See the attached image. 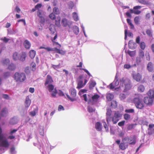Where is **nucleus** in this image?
<instances>
[{"label": "nucleus", "mask_w": 154, "mask_h": 154, "mask_svg": "<svg viewBox=\"0 0 154 154\" xmlns=\"http://www.w3.org/2000/svg\"><path fill=\"white\" fill-rule=\"evenodd\" d=\"M23 45L25 48L27 49H30L31 46V44L30 42L27 40H26L24 41Z\"/></svg>", "instance_id": "19"}, {"label": "nucleus", "mask_w": 154, "mask_h": 154, "mask_svg": "<svg viewBox=\"0 0 154 154\" xmlns=\"http://www.w3.org/2000/svg\"><path fill=\"white\" fill-rule=\"evenodd\" d=\"M146 32L147 35L150 37H152V32L151 30L147 29L146 30Z\"/></svg>", "instance_id": "46"}, {"label": "nucleus", "mask_w": 154, "mask_h": 154, "mask_svg": "<svg viewBox=\"0 0 154 154\" xmlns=\"http://www.w3.org/2000/svg\"><path fill=\"white\" fill-rule=\"evenodd\" d=\"M119 98L121 100H124L126 98V95L124 94H120Z\"/></svg>", "instance_id": "52"}, {"label": "nucleus", "mask_w": 154, "mask_h": 154, "mask_svg": "<svg viewBox=\"0 0 154 154\" xmlns=\"http://www.w3.org/2000/svg\"><path fill=\"white\" fill-rule=\"evenodd\" d=\"M150 17V15L149 13H148L146 14L145 16V18L147 20L149 19Z\"/></svg>", "instance_id": "64"}, {"label": "nucleus", "mask_w": 154, "mask_h": 154, "mask_svg": "<svg viewBox=\"0 0 154 154\" xmlns=\"http://www.w3.org/2000/svg\"><path fill=\"white\" fill-rule=\"evenodd\" d=\"M134 22L136 25H138L140 24V18L138 16L135 17L134 18Z\"/></svg>", "instance_id": "37"}, {"label": "nucleus", "mask_w": 154, "mask_h": 154, "mask_svg": "<svg viewBox=\"0 0 154 154\" xmlns=\"http://www.w3.org/2000/svg\"><path fill=\"white\" fill-rule=\"evenodd\" d=\"M73 32L76 35H77L79 32V28L76 26H74L73 27Z\"/></svg>", "instance_id": "33"}, {"label": "nucleus", "mask_w": 154, "mask_h": 154, "mask_svg": "<svg viewBox=\"0 0 154 154\" xmlns=\"http://www.w3.org/2000/svg\"><path fill=\"white\" fill-rule=\"evenodd\" d=\"M128 53L131 57H133L135 56L136 54L135 51H128Z\"/></svg>", "instance_id": "39"}, {"label": "nucleus", "mask_w": 154, "mask_h": 154, "mask_svg": "<svg viewBox=\"0 0 154 154\" xmlns=\"http://www.w3.org/2000/svg\"><path fill=\"white\" fill-rule=\"evenodd\" d=\"M125 122V121H122L121 122H119L118 123V125L119 126H122L124 125Z\"/></svg>", "instance_id": "56"}, {"label": "nucleus", "mask_w": 154, "mask_h": 154, "mask_svg": "<svg viewBox=\"0 0 154 154\" xmlns=\"http://www.w3.org/2000/svg\"><path fill=\"white\" fill-rule=\"evenodd\" d=\"M8 113V109L6 108H3L1 111L0 116L2 117L5 116Z\"/></svg>", "instance_id": "18"}, {"label": "nucleus", "mask_w": 154, "mask_h": 154, "mask_svg": "<svg viewBox=\"0 0 154 154\" xmlns=\"http://www.w3.org/2000/svg\"><path fill=\"white\" fill-rule=\"evenodd\" d=\"M54 82L52 77L50 75H48L45 83V86H47L49 92H52L54 89V86L51 84Z\"/></svg>", "instance_id": "2"}, {"label": "nucleus", "mask_w": 154, "mask_h": 154, "mask_svg": "<svg viewBox=\"0 0 154 154\" xmlns=\"http://www.w3.org/2000/svg\"><path fill=\"white\" fill-rule=\"evenodd\" d=\"M96 85L95 82L93 81H91L90 82V84L89 85V88L90 89H92Z\"/></svg>", "instance_id": "35"}, {"label": "nucleus", "mask_w": 154, "mask_h": 154, "mask_svg": "<svg viewBox=\"0 0 154 154\" xmlns=\"http://www.w3.org/2000/svg\"><path fill=\"white\" fill-rule=\"evenodd\" d=\"M124 118L126 120H128L130 119L131 116L128 113H125L124 115Z\"/></svg>", "instance_id": "41"}, {"label": "nucleus", "mask_w": 154, "mask_h": 154, "mask_svg": "<svg viewBox=\"0 0 154 154\" xmlns=\"http://www.w3.org/2000/svg\"><path fill=\"white\" fill-rule=\"evenodd\" d=\"M106 99L108 101H111L114 98V95L113 94L108 93L107 94Z\"/></svg>", "instance_id": "26"}, {"label": "nucleus", "mask_w": 154, "mask_h": 154, "mask_svg": "<svg viewBox=\"0 0 154 154\" xmlns=\"http://www.w3.org/2000/svg\"><path fill=\"white\" fill-rule=\"evenodd\" d=\"M125 142H122L120 143V140H117L116 141V142L117 144L119 145V148L122 150H125L128 147V143Z\"/></svg>", "instance_id": "11"}, {"label": "nucleus", "mask_w": 154, "mask_h": 154, "mask_svg": "<svg viewBox=\"0 0 154 154\" xmlns=\"http://www.w3.org/2000/svg\"><path fill=\"white\" fill-rule=\"evenodd\" d=\"M141 8V6H136L134 7V12H137V14H139L141 13V11L138 10V9H140Z\"/></svg>", "instance_id": "23"}, {"label": "nucleus", "mask_w": 154, "mask_h": 154, "mask_svg": "<svg viewBox=\"0 0 154 154\" xmlns=\"http://www.w3.org/2000/svg\"><path fill=\"white\" fill-rule=\"evenodd\" d=\"M122 142L126 141V143H129L130 145H134L136 142V137L135 135H133L131 137H126L122 139Z\"/></svg>", "instance_id": "5"}, {"label": "nucleus", "mask_w": 154, "mask_h": 154, "mask_svg": "<svg viewBox=\"0 0 154 154\" xmlns=\"http://www.w3.org/2000/svg\"><path fill=\"white\" fill-rule=\"evenodd\" d=\"M61 18L60 16H58L57 18V19L55 20V24L58 27L60 26V21Z\"/></svg>", "instance_id": "25"}, {"label": "nucleus", "mask_w": 154, "mask_h": 154, "mask_svg": "<svg viewBox=\"0 0 154 154\" xmlns=\"http://www.w3.org/2000/svg\"><path fill=\"white\" fill-rule=\"evenodd\" d=\"M53 12L56 15H58L60 14V11L57 7H54L53 9Z\"/></svg>", "instance_id": "28"}, {"label": "nucleus", "mask_w": 154, "mask_h": 154, "mask_svg": "<svg viewBox=\"0 0 154 154\" xmlns=\"http://www.w3.org/2000/svg\"><path fill=\"white\" fill-rule=\"evenodd\" d=\"M3 135L0 134V146L5 148L8 147L9 146V144L8 140L7 139L3 140Z\"/></svg>", "instance_id": "9"}, {"label": "nucleus", "mask_w": 154, "mask_h": 154, "mask_svg": "<svg viewBox=\"0 0 154 154\" xmlns=\"http://www.w3.org/2000/svg\"><path fill=\"white\" fill-rule=\"evenodd\" d=\"M26 57V53L25 52H22L20 58V60L22 61H24L25 60Z\"/></svg>", "instance_id": "24"}, {"label": "nucleus", "mask_w": 154, "mask_h": 154, "mask_svg": "<svg viewBox=\"0 0 154 154\" xmlns=\"http://www.w3.org/2000/svg\"><path fill=\"white\" fill-rule=\"evenodd\" d=\"M139 57L141 58H143L144 56V53L143 51L142 50H140L139 52Z\"/></svg>", "instance_id": "48"}, {"label": "nucleus", "mask_w": 154, "mask_h": 154, "mask_svg": "<svg viewBox=\"0 0 154 154\" xmlns=\"http://www.w3.org/2000/svg\"><path fill=\"white\" fill-rule=\"evenodd\" d=\"M133 79L137 82L140 81L141 79L142 76L140 73H137L136 74H134L133 75Z\"/></svg>", "instance_id": "15"}, {"label": "nucleus", "mask_w": 154, "mask_h": 154, "mask_svg": "<svg viewBox=\"0 0 154 154\" xmlns=\"http://www.w3.org/2000/svg\"><path fill=\"white\" fill-rule=\"evenodd\" d=\"M147 69L149 72H152L153 70V67L152 63L151 62H149L147 66Z\"/></svg>", "instance_id": "20"}, {"label": "nucleus", "mask_w": 154, "mask_h": 154, "mask_svg": "<svg viewBox=\"0 0 154 154\" xmlns=\"http://www.w3.org/2000/svg\"><path fill=\"white\" fill-rule=\"evenodd\" d=\"M133 102L137 109H141L144 107L143 100L139 97L134 98L133 100Z\"/></svg>", "instance_id": "3"}, {"label": "nucleus", "mask_w": 154, "mask_h": 154, "mask_svg": "<svg viewBox=\"0 0 154 154\" xmlns=\"http://www.w3.org/2000/svg\"><path fill=\"white\" fill-rule=\"evenodd\" d=\"M109 86L110 89H113L116 87L113 83H111Z\"/></svg>", "instance_id": "61"}, {"label": "nucleus", "mask_w": 154, "mask_h": 154, "mask_svg": "<svg viewBox=\"0 0 154 154\" xmlns=\"http://www.w3.org/2000/svg\"><path fill=\"white\" fill-rule=\"evenodd\" d=\"M31 103V101L29 98H26L25 102V106L26 107H28Z\"/></svg>", "instance_id": "29"}, {"label": "nucleus", "mask_w": 154, "mask_h": 154, "mask_svg": "<svg viewBox=\"0 0 154 154\" xmlns=\"http://www.w3.org/2000/svg\"><path fill=\"white\" fill-rule=\"evenodd\" d=\"M88 111L89 112H94L95 111L94 109H93L92 107H88Z\"/></svg>", "instance_id": "53"}, {"label": "nucleus", "mask_w": 154, "mask_h": 154, "mask_svg": "<svg viewBox=\"0 0 154 154\" xmlns=\"http://www.w3.org/2000/svg\"><path fill=\"white\" fill-rule=\"evenodd\" d=\"M57 93V91L56 88L54 89V91H53L51 94V96L52 97H56V95Z\"/></svg>", "instance_id": "45"}, {"label": "nucleus", "mask_w": 154, "mask_h": 154, "mask_svg": "<svg viewBox=\"0 0 154 154\" xmlns=\"http://www.w3.org/2000/svg\"><path fill=\"white\" fill-rule=\"evenodd\" d=\"M49 30L51 32V35H54L56 32L55 26L53 24H51L49 27Z\"/></svg>", "instance_id": "17"}, {"label": "nucleus", "mask_w": 154, "mask_h": 154, "mask_svg": "<svg viewBox=\"0 0 154 154\" xmlns=\"http://www.w3.org/2000/svg\"><path fill=\"white\" fill-rule=\"evenodd\" d=\"M49 17L52 20H55L56 18L55 14L53 13L50 14L49 16Z\"/></svg>", "instance_id": "38"}, {"label": "nucleus", "mask_w": 154, "mask_h": 154, "mask_svg": "<svg viewBox=\"0 0 154 154\" xmlns=\"http://www.w3.org/2000/svg\"><path fill=\"white\" fill-rule=\"evenodd\" d=\"M82 69V70H84L85 72H86L88 75L89 76H90L91 75L90 73H89V72L88 71V70H87V69Z\"/></svg>", "instance_id": "60"}, {"label": "nucleus", "mask_w": 154, "mask_h": 154, "mask_svg": "<svg viewBox=\"0 0 154 154\" xmlns=\"http://www.w3.org/2000/svg\"><path fill=\"white\" fill-rule=\"evenodd\" d=\"M100 97V96L97 94H95L92 97L93 100H97Z\"/></svg>", "instance_id": "49"}, {"label": "nucleus", "mask_w": 154, "mask_h": 154, "mask_svg": "<svg viewBox=\"0 0 154 154\" xmlns=\"http://www.w3.org/2000/svg\"><path fill=\"white\" fill-rule=\"evenodd\" d=\"M95 128L98 131H100L102 130V125L99 122H97L95 124Z\"/></svg>", "instance_id": "21"}, {"label": "nucleus", "mask_w": 154, "mask_h": 154, "mask_svg": "<svg viewBox=\"0 0 154 154\" xmlns=\"http://www.w3.org/2000/svg\"><path fill=\"white\" fill-rule=\"evenodd\" d=\"M72 17L75 21H77L79 20L78 16L76 12H74L72 13Z\"/></svg>", "instance_id": "36"}, {"label": "nucleus", "mask_w": 154, "mask_h": 154, "mask_svg": "<svg viewBox=\"0 0 154 154\" xmlns=\"http://www.w3.org/2000/svg\"><path fill=\"white\" fill-rule=\"evenodd\" d=\"M153 127H154V124L149 125L148 130V133L149 135H151L154 133V129L152 128Z\"/></svg>", "instance_id": "16"}, {"label": "nucleus", "mask_w": 154, "mask_h": 154, "mask_svg": "<svg viewBox=\"0 0 154 154\" xmlns=\"http://www.w3.org/2000/svg\"><path fill=\"white\" fill-rule=\"evenodd\" d=\"M111 107L113 108H115L117 106V103L116 101L113 100L111 102Z\"/></svg>", "instance_id": "34"}, {"label": "nucleus", "mask_w": 154, "mask_h": 154, "mask_svg": "<svg viewBox=\"0 0 154 154\" xmlns=\"http://www.w3.org/2000/svg\"><path fill=\"white\" fill-rule=\"evenodd\" d=\"M36 54V51L33 50H31L29 52V57L31 59H33L34 58Z\"/></svg>", "instance_id": "22"}, {"label": "nucleus", "mask_w": 154, "mask_h": 154, "mask_svg": "<svg viewBox=\"0 0 154 154\" xmlns=\"http://www.w3.org/2000/svg\"><path fill=\"white\" fill-rule=\"evenodd\" d=\"M37 15L40 19V22L42 23H44L45 22V15L44 11L42 10H38L37 11Z\"/></svg>", "instance_id": "10"}, {"label": "nucleus", "mask_w": 154, "mask_h": 154, "mask_svg": "<svg viewBox=\"0 0 154 154\" xmlns=\"http://www.w3.org/2000/svg\"><path fill=\"white\" fill-rule=\"evenodd\" d=\"M36 65L34 62H32L30 64V66L32 68V70L33 71H35L36 69Z\"/></svg>", "instance_id": "42"}, {"label": "nucleus", "mask_w": 154, "mask_h": 154, "mask_svg": "<svg viewBox=\"0 0 154 154\" xmlns=\"http://www.w3.org/2000/svg\"><path fill=\"white\" fill-rule=\"evenodd\" d=\"M13 59L14 60H17L19 59V55L18 53L16 52H14L13 56Z\"/></svg>", "instance_id": "32"}, {"label": "nucleus", "mask_w": 154, "mask_h": 154, "mask_svg": "<svg viewBox=\"0 0 154 154\" xmlns=\"http://www.w3.org/2000/svg\"><path fill=\"white\" fill-rule=\"evenodd\" d=\"M137 1L139 3L144 5H148L149 4L148 2L146 0H138Z\"/></svg>", "instance_id": "40"}, {"label": "nucleus", "mask_w": 154, "mask_h": 154, "mask_svg": "<svg viewBox=\"0 0 154 154\" xmlns=\"http://www.w3.org/2000/svg\"><path fill=\"white\" fill-rule=\"evenodd\" d=\"M103 122V125L104 127V128H105L106 131H109V129H108V126H107V125L106 124V122L105 121Z\"/></svg>", "instance_id": "50"}, {"label": "nucleus", "mask_w": 154, "mask_h": 154, "mask_svg": "<svg viewBox=\"0 0 154 154\" xmlns=\"http://www.w3.org/2000/svg\"><path fill=\"white\" fill-rule=\"evenodd\" d=\"M62 110H64V108L63 106L61 105H60L58 107V110L59 111H60Z\"/></svg>", "instance_id": "62"}, {"label": "nucleus", "mask_w": 154, "mask_h": 154, "mask_svg": "<svg viewBox=\"0 0 154 154\" xmlns=\"http://www.w3.org/2000/svg\"><path fill=\"white\" fill-rule=\"evenodd\" d=\"M134 111V110L133 109H127L125 110V112L126 113H133Z\"/></svg>", "instance_id": "51"}, {"label": "nucleus", "mask_w": 154, "mask_h": 154, "mask_svg": "<svg viewBox=\"0 0 154 154\" xmlns=\"http://www.w3.org/2000/svg\"><path fill=\"white\" fill-rule=\"evenodd\" d=\"M8 68L10 70H13L15 69V66L13 64L11 63L8 66Z\"/></svg>", "instance_id": "47"}, {"label": "nucleus", "mask_w": 154, "mask_h": 154, "mask_svg": "<svg viewBox=\"0 0 154 154\" xmlns=\"http://www.w3.org/2000/svg\"><path fill=\"white\" fill-rule=\"evenodd\" d=\"M83 78V76L82 75H80L79 76L77 80L78 82L77 84V88L78 89H79L83 87L88 82V80L86 79H85L84 83H83V82L82 79Z\"/></svg>", "instance_id": "7"}, {"label": "nucleus", "mask_w": 154, "mask_h": 154, "mask_svg": "<svg viewBox=\"0 0 154 154\" xmlns=\"http://www.w3.org/2000/svg\"><path fill=\"white\" fill-rule=\"evenodd\" d=\"M143 101L144 103L148 106L152 105L153 104V99L150 97H145Z\"/></svg>", "instance_id": "12"}, {"label": "nucleus", "mask_w": 154, "mask_h": 154, "mask_svg": "<svg viewBox=\"0 0 154 154\" xmlns=\"http://www.w3.org/2000/svg\"><path fill=\"white\" fill-rule=\"evenodd\" d=\"M112 83L116 86L119 85V81L118 80V77L117 75H116L115 79Z\"/></svg>", "instance_id": "31"}, {"label": "nucleus", "mask_w": 154, "mask_h": 154, "mask_svg": "<svg viewBox=\"0 0 154 154\" xmlns=\"http://www.w3.org/2000/svg\"><path fill=\"white\" fill-rule=\"evenodd\" d=\"M38 107L36 106L35 109L34 110L31 111L30 112L29 115L32 116H34L35 115L36 113L38 112Z\"/></svg>", "instance_id": "27"}, {"label": "nucleus", "mask_w": 154, "mask_h": 154, "mask_svg": "<svg viewBox=\"0 0 154 154\" xmlns=\"http://www.w3.org/2000/svg\"><path fill=\"white\" fill-rule=\"evenodd\" d=\"M137 90L139 92H143L145 90V87L143 85H141L138 86Z\"/></svg>", "instance_id": "30"}, {"label": "nucleus", "mask_w": 154, "mask_h": 154, "mask_svg": "<svg viewBox=\"0 0 154 154\" xmlns=\"http://www.w3.org/2000/svg\"><path fill=\"white\" fill-rule=\"evenodd\" d=\"M143 58H141L140 57H137L136 60L137 63L138 64L140 63L142 59Z\"/></svg>", "instance_id": "55"}, {"label": "nucleus", "mask_w": 154, "mask_h": 154, "mask_svg": "<svg viewBox=\"0 0 154 154\" xmlns=\"http://www.w3.org/2000/svg\"><path fill=\"white\" fill-rule=\"evenodd\" d=\"M45 49L46 50L48 51H54V50L53 48H52L49 47H45Z\"/></svg>", "instance_id": "57"}, {"label": "nucleus", "mask_w": 154, "mask_h": 154, "mask_svg": "<svg viewBox=\"0 0 154 154\" xmlns=\"http://www.w3.org/2000/svg\"><path fill=\"white\" fill-rule=\"evenodd\" d=\"M14 78L16 82H23L26 79L24 73L16 72L14 75Z\"/></svg>", "instance_id": "6"}, {"label": "nucleus", "mask_w": 154, "mask_h": 154, "mask_svg": "<svg viewBox=\"0 0 154 154\" xmlns=\"http://www.w3.org/2000/svg\"><path fill=\"white\" fill-rule=\"evenodd\" d=\"M128 45L129 48L131 49H134L137 47L136 43L134 42L133 40L129 41L128 43Z\"/></svg>", "instance_id": "14"}, {"label": "nucleus", "mask_w": 154, "mask_h": 154, "mask_svg": "<svg viewBox=\"0 0 154 154\" xmlns=\"http://www.w3.org/2000/svg\"><path fill=\"white\" fill-rule=\"evenodd\" d=\"M61 22L63 26L64 27L68 26L69 28H70V26L72 23L71 22L68 21L67 19L65 18L62 20Z\"/></svg>", "instance_id": "13"}, {"label": "nucleus", "mask_w": 154, "mask_h": 154, "mask_svg": "<svg viewBox=\"0 0 154 154\" xmlns=\"http://www.w3.org/2000/svg\"><path fill=\"white\" fill-rule=\"evenodd\" d=\"M68 6L69 8L72 9L74 6V4L73 2L70 1L68 3Z\"/></svg>", "instance_id": "44"}, {"label": "nucleus", "mask_w": 154, "mask_h": 154, "mask_svg": "<svg viewBox=\"0 0 154 154\" xmlns=\"http://www.w3.org/2000/svg\"><path fill=\"white\" fill-rule=\"evenodd\" d=\"M112 111L110 109H108L106 110V119L107 123L112 122L113 124H116L119 121V118L121 117L122 115L120 112L118 111L116 112L113 116H112Z\"/></svg>", "instance_id": "1"}, {"label": "nucleus", "mask_w": 154, "mask_h": 154, "mask_svg": "<svg viewBox=\"0 0 154 154\" xmlns=\"http://www.w3.org/2000/svg\"><path fill=\"white\" fill-rule=\"evenodd\" d=\"M140 46L142 49L144 50L146 47V44L144 42H141L140 43Z\"/></svg>", "instance_id": "43"}, {"label": "nucleus", "mask_w": 154, "mask_h": 154, "mask_svg": "<svg viewBox=\"0 0 154 154\" xmlns=\"http://www.w3.org/2000/svg\"><path fill=\"white\" fill-rule=\"evenodd\" d=\"M42 6V5L41 4H38L36 5L35 7L36 9H38L41 8Z\"/></svg>", "instance_id": "63"}, {"label": "nucleus", "mask_w": 154, "mask_h": 154, "mask_svg": "<svg viewBox=\"0 0 154 154\" xmlns=\"http://www.w3.org/2000/svg\"><path fill=\"white\" fill-rule=\"evenodd\" d=\"M1 39L5 43H7L10 40L9 39L7 38L6 37H4L3 38H2Z\"/></svg>", "instance_id": "58"}, {"label": "nucleus", "mask_w": 154, "mask_h": 154, "mask_svg": "<svg viewBox=\"0 0 154 154\" xmlns=\"http://www.w3.org/2000/svg\"><path fill=\"white\" fill-rule=\"evenodd\" d=\"M58 53L61 55H63L65 54L66 52L65 51H64L62 50H60V51Z\"/></svg>", "instance_id": "59"}, {"label": "nucleus", "mask_w": 154, "mask_h": 154, "mask_svg": "<svg viewBox=\"0 0 154 154\" xmlns=\"http://www.w3.org/2000/svg\"><path fill=\"white\" fill-rule=\"evenodd\" d=\"M10 61L8 59H5L3 61V63L4 65H7L9 63Z\"/></svg>", "instance_id": "54"}, {"label": "nucleus", "mask_w": 154, "mask_h": 154, "mask_svg": "<svg viewBox=\"0 0 154 154\" xmlns=\"http://www.w3.org/2000/svg\"><path fill=\"white\" fill-rule=\"evenodd\" d=\"M120 84L122 86L124 85L125 86L124 91L125 92L130 89L131 88V86L130 84V81L127 79L122 78L120 81Z\"/></svg>", "instance_id": "4"}, {"label": "nucleus", "mask_w": 154, "mask_h": 154, "mask_svg": "<svg viewBox=\"0 0 154 154\" xmlns=\"http://www.w3.org/2000/svg\"><path fill=\"white\" fill-rule=\"evenodd\" d=\"M69 92L72 97H70L68 94H66V95L67 98L72 102L76 101V99L75 98L76 95L75 89L74 88H71L69 90Z\"/></svg>", "instance_id": "8"}]
</instances>
